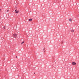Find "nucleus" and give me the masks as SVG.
I'll use <instances>...</instances> for the list:
<instances>
[{
	"instance_id": "11",
	"label": "nucleus",
	"mask_w": 79,
	"mask_h": 79,
	"mask_svg": "<svg viewBox=\"0 0 79 79\" xmlns=\"http://www.w3.org/2000/svg\"><path fill=\"white\" fill-rule=\"evenodd\" d=\"M16 58H17L18 57L17 56H16Z\"/></svg>"
},
{
	"instance_id": "7",
	"label": "nucleus",
	"mask_w": 79,
	"mask_h": 79,
	"mask_svg": "<svg viewBox=\"0 0 79 79\" xmlns=\"http://www.w3.org/2000/svg\"><path fill=\"white\" fill-rule=\"evenodd\" d=\"M24 44V42L23 41L22 43H21L22 44Z\"/></svg>"
},
{
	"instance_id": "1",
	"label": "nucleus",
	"mask_w": 79,
	"mask_h": 79,
	"mask_svg": "<svg viewBox=\"0 0 79 79\" xmlns=\"http://www.w3.org/2000/svg\"><path fill=\"white\" fill-rule=\"evenodd\" d=\"M13 35L14 37L15 38H16V37H17V35L16 34V33H14V34H13Z\"/></svg>"
},
{
	"instance_id": "5",
	"label": "nucleus",
	"mask_w": 79,
	"mask_h": 79,
	"mask_svg": "<svg viewBox=\"0 0 79 79\" xmlns=\"http://www.w3.org/2000/svg\"><path fill=\"white\" fill-rule=\"evenodd\" d=\"M69 21H72V19H69Z\"/></svg>"
},
{
	"instance_id": "12",
	"label": "nucleus",
	"mask_w": 79,
	"mask_h": 79,
	"mask_svg": "<svg viewBox=\"0 0 79 79\" xmlns=\"http://www.w3.org/2000/svg\"><path fill=\"white\" fill-rule=\"evenodd\" d=\"M34 74H35V73H34Z\"/></svg>"
},
{
	"instance_id": "2",
	"label": "nucleus",
	"mask_w": 79,
	"mask_h": 79,
	"mask_svg": "<svg viewBox=\"0 0 79 79\" xmlns=\"http://www.w3.org/2000/svg\"><path fill=\"white\" fill-rule=\"evenodd\" d=\"M15 13H19V11H18L17 10H15Z\"/></svg>"
},
{
	"instance_id": "10",
	"label": "nucleus",
	"mask_w": 79,
	"mask_h": 79,
	"mask_svg": "<svg viewBox=\"0 0 79 79\" xmlns=\"http://www.w3.org/2000/svg\"><path fill=\"white\" fill-rule=\"evenodd\" d=\"M72 31H73V32H74V30H72Z\"/></svg>"
},
{
	"instance_id": "6",
	"label": "nucleus",
	"mask_w": 79,
	"mask_h": 79,
	"mask_svg": "<svg viewBox=\"0 0 79 79\" xmlns=\"http://www.w3.org/2000/svg\"><path fill=\"white\" fill-rule=\"evenodd\" d=\"M63 43H64V42H63V41H62L61 43V44H63Z\"/></svg>"
},
{
	"instance_id": "8",
	"label": "nucleus",
	"mask_w": 79,
	"mask_h": 79,
	"mask_svg": "<svg viewBox=\"0 0 79 79\" xmlns=\"http://www.w3.org/2000/svg\"><path fill=\"white\" fill-rule=\"evenodd\" d=\"M6 28V27H5V26H4V27H3V28H4V29H5V28Z\"/></svg>"
},
{
	"instance_id": "9",
	"label": "nucleus",
	"mask_w": 79,
	"mask_h": 79,
	"mask_svg": "<svg viewBox=\"0 0 79 79\" xmlns=\"http://www.w3.org/2000/svg\"><path fill=\"white\" fill-rule=\"evenodd\" d=\"M8 11H9V10H7V12H8Z\"/></svg>"
},
{
	"instance_id": "4",
	"label": "nucleus",
	"mask_w": 79,
	"mask_h": 79,
	"mask_svg": "<svg viewBox=\"0 0 79 79\" xmlns=\"http://www.w3.org/2000/svg\"><path fill=\"white\" fill-rule=\"evenodd\" d=\"M29 21H32V19H29Z\"/></svg>"
},
{
	"instance_id": "3",
	"label": "nucleus",
	"mask_w": 79,
	"mask_h": 79,
	"mask_svg": "<svg viewBox=\"0 0 79 79\" xmlns=\"http://www.w3.org/2000/svg\"><path fill=\"white\" fill-rule=\"evenodd\" d=\"M72 64L73 65H75V64H76V63L73 62L72 63Z\"/></svg>"
}]
</instances>
